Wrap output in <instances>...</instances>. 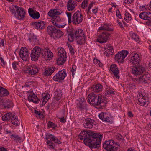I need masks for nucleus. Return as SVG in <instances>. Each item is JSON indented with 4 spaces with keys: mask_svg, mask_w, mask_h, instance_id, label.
Returning a JSON list of instances; mask_svg holds the SVG:
<instances>
[{
    "mask_svg": "<svg viewBox=\"0 0 151 151\" xmlns=\"http://www.w3.org/2000/svg\"><path fill=\"white\" fill-rule=\"evenodd\" d=\"M35 11V12L34 10L30 8L28 9V12L31 17L34 19H37L39 18L40 14L38 12Z\"/></svg>",
    "mask_w": 151,
    "mask_h": 151,
    "instance_id": "5701e85b",
    "label": "nucleus"
},
{
    "mask_svg": "<svg viewBox=\"0 0 151 151\" xmlns=\"http://www.w3.org/2000/svg\"><path fill=\"white\" fill-rule=\"evenodd\" d=\"M77 2L73 0H69L67 2V9L69 11L73 10L77 5Z\"/></svg>",
    "mask_w": 151,
    "mask_h": 151,
    "instance_id": "dca6fc26",
    "label": "nucleus"
},
{
    "mask_svg": "<svg viewBox=\"0 0 151 151\" xmlns=\"http://www.w3.org/2000/svg\"><path fill=\"white\" fill-rule=\"evenodd\" d=\"M140 18L144 20H148L146 22V24L151 26V12H144L140 13L139 15Z\"/></svg>",
    "mask_w": 151,
    "mask_h": 151,
    "instance_id": "6e6552de",
    "label": "nucleus"
},
{
    "mask_svg": "<svg viewBox=\"0 0 151 151\" xmlns=\"http://www.w3.org/2000/svg\"><path fill=\"white\" fill-rule=\"evenodd\" d=\"M78 137L81 140L83 139L85 145L88 146L92 150L94 151V149L100 147L103 135H99L93 131L86 130L82 131Z\"/></svg>",
    "mask_w": 151,
    "mask_h": 151,
    "instance_id": "f257e3e1",
    "label": "nucleus"
},
{
    "mask_svg": "<svg viewBox=\"0 0 151 151\" xmlns=\"http://www.w3.org/2000/svg\"><path fill=\"white\" fill-rule=\"evenodd\" d=\"M47 32L48 35L54 39H59L64 34L60 29L52 25H49L47 27Z\"/></svg>",
    "mask_w": 151,
    "mask_h": 151,
    "instance_id": "f03ea898",
    "label": "nucleus"
},
{
    "mask_svg": "<svg viewBox=\"0 0 151 151\" xmlns=\"http://www.w3.org/2000/svg\"><path fill=\"white\" fill-rule=\"evenodd\" d=\"M84 99L82 100V99L80 101L79 103L77 104V108L78 110H81V111L84 110H87V105L86 104V101H84Z\"/></svg>",
    "mask_w": 151,
    "mask_h": 151,
    "instance_id": "6ab92c4d",
    "label": "nucleus"
},
{
    "mask_svg": "<svg viewBox=\"0 0 151 151\" xmlns=\"http://www.w3.org/2000/svg\"><path fill=\"white\" fill-rule=\"evenodd\" d=\"M60 14V12L56 9L50 10L48 13V15L51 17L54 16H59Z\"/></svg>",
    "mask_w": 151,
    "mask_h": 151,
    "instance_id": "72a5a7b5",
    "label": "nucleus"
},
{
    "mask_svg": "<svg viewBox=\"0 0 151 151\" xmlns=\"http://www.w3.org/2000/svg\"><path fill=\"white\" fill-rule=\"evenodd\" d=\"M110 26H111V25L109 24H104L103 26L100 27L99 28L98 30L99 31L100 30H103L110 32L112 31H113L114 29L110 28Z\"/></svg>",
    "mask_w": 151,
    "mask_h": 151,
    "instance_id": "cd10ccee",
    "label": "nucleus"
},
{
    "mask_svg": "<svg viewBox=\"0 0 151 151\" xmlns=\"http://www.w3.org/2000/svg\"><path fill=\"white\" fill-rule=\"evenodd\" d=\"M51 22L55 26L58 25V24L61 21V18L59 16H52Z\"/></svg>",
    "mask_w": 151,
    "mask_h": 151,
    "instance_id": "473e14b6",
    "label": "nucleus"
},
{
    "mask_svg": "<svg viewBox=\"0 0 151 151\" xmlns=\"http://www.w3.org/2000/svg\"><path fill=\"white\" fill-rule=\"evenodd\" d=\"M46 22L42 20L38 22H34L31 23V25L34 28L37 30H42L44 29L46 27Z\"/></svg>",
    "mask_w": 151,
    "mask_h": 151,
    "instance_id": "9b49d317",
    "label": "nucleus"
},
{
    "mask_svg": "<svg viewBox=\"0 0 151 151\" xmlns=\"http://www.w3.org/2000/svg\"><path fill=\"white\" fill-rule=\"evenodd\" d=\"M48 50L46 51L45 52L43 53L42 51V57L43 58H44L45 60H46V56H47L48 55Z\"/></svg>",
    "mask_w": 151,
    "mask_h": 151,
    "instance_id": "4d7b16f0",
    "label": "nucleus"
},
{
    "mask_svg": "<svg viewBox=\"0 0 151 151\" xmlns=\"http://www.w3.org/2000/svg\"><path fill=\"white\" fill-rule=\"evenodd\" d=\"M58 68L53 66L47 68L45 69V71L43 75L45 76H50L51 75L54 71L57 70Z\"/></svg>",
    "mask_w": 151,
    "mask_h": 151,
    "instance_id": "2eb2a0df",
    "label": "nucleus"
},
{
    "mask_svg": "<svg viewBox=\"0 0 151 151\" xmlns=\"http://www.w3.org/2000/svg\"><path fill=\"white\" fill-rule=\"evenodd\" d=\"M131 37L132 39L135 40L136 42L138 41L139 40V38L138 36L135 33H132Z\"/></svg>",
    "mask_w": 151,
    "mask_h": 151,
    "instance_id": "09e8293b",
    "label": "nucleus"
},
{
    "mask_svg": "<svg viewBox=\"0 0 151 151\" xmlns=\"http://www.w3.org/2000/svg\"><path fill=\"white\" fill-rule=\"evenodd\" d=\"M19 64V63L18 62L14 61L13 62L12 64V66L13 68L15 70H17V65H18Z\"/></svg>",
    "mask_w": 151,
    "mask_h": 151,
    "instance_id": "5fc2aeb1",
    "label": "nucleus"
},
{
    "mask_svg": "<svg viewBox=\"0 0 151 151\" xmlns=\"http://www.w3.org/2000/svg\"><path fill=\"white\" fill-rule=\"evenodd\" d=\"M8 148H5L3 147H0V151H8Z\"/></svg>",
    "mask_w": 151,
    "mask_h": 151,
    "instance_id": "774afa93",
    "label": "nucleus"
},
{
    "mask_svg": "<svg viewBox=\"0 0 151 151\" xmlns=\"http://www.w3.org/2000/svg\"><path fill=\"white\" fill-rule=\"evenodd\" d=\"M140 61V56L139 55L134 53L132 55L130 61L133 65L138 64Z\"/></svg>",
    "mask_w": 151,
    "mask_h": 151,
    "instance_id": "4468645a",
    "label": "nucleus"
},
{
    "mask_svg": "<svg viewBox=\"0 0 151 151\" xmlns=\"http://www.w3.org/2000/svg\"><path fill=\"white\" fill-rule=\"evenodd\" d=\"M33 91H31L30 92V94L28 96V100L29 101H32L35 104L38 103L39 102L40 100L36 96L34 93H33Z\"/></svg>",
    "mask_w": 151,
    "mask_h": 151,
    "instance_id": "4be33fe9",
    "label": "nucleus"
},
{
    "mask_svg": "<svg viewBox=\"0 0 151 151\" xmlns=\"http://www.w3.org/2000/svg\"><path fill=\"white\" fill-rule=\"evenodd\" d=\"M150 79V74L146 73L142 76H140L139 79L140 83H142L145 84L148 83Z\"/></svg>",
    "mask_w": 151,
    "mask_h": 151,
    "instance_id": "f3484780",
    "label": "nucleus"
},
{
    "mask_svg": "<svg viewBox=\"0 0 151 151\" xmlns=\"http://www.w3.org/2000/svg\"><path fill=\"white\" fill-rule=\"evenodd\" d=\"M6 44V41L5 42V40L2 39L0 40V47H4L5 45Z\"/></svg>",
    "mask_w": 151,
    "mask_h": 151,
    "instance_id": "13d9d810",
    "label": "nucleus"
},
{
    "mask_svg": "<svg viewBox=\"0 0 151 151\" xmlns=\"http://www.w3.org/2000/svg\"><path fill=\"white\" fill-rule=\"evenodd\" d=\"M66 14L68 18V23H71L72 21L71 19L72 14L70 12H67Z\"/></svg>",
    "mask_w": 151,
    "mask_h": 151,
    "instance_id": "8fccbe9b",
    "label": "nucleus"
},
{
    "mask_svg": "<svg viewBox=\"0 0 151 151\" xmlns=\"http://www.w3.org/2000/svg\"><path fill=\"white\" fill-rule=\"evenodd\" d=\"M20 57L22 60L24 61H26L29 60V54H24L22 53L19 55Z\"/></svg>",
    "mask_w": 151,
    "mask_h": 151,
    "instance_id": "ea45409f",
    "label": "nucleus"
},
{
    "mask_svg": "<svg viewBox=\"0 0 151 151\" xmlns=\"http://www.w3.org/2000/svg\"><path fill=\"white\" fill-rule=\"evenodd\" d=\"M122 135L120 134H118L116 136V139L119 140H123L122 139Z\"/></svg>",
    "mask_w": 151,
    "mask_h": 151,
    "instance_id": "0e129e2a",
    "label": "nucleus"
},
{
    "mask_svg": "<svg viewBox=\"0 0 151 151\" xmlns=\"http://www.w3.org/2000/svg\"><path fill=\"white\" fill-rule=\"evenodd\" d=\"M55 136L52 134L47 133L45 136V139L47 140L46 142V145H48L51 143V142H52L53 140L55 139Z\"/></svg>",
    "mask_w": 151,
    "mask_h": 151,
    "instance_id": "c85d7f7f",
    "label": "nucleus"
},
{
    "mask_svg": "<svg viewBox=\"0 0 151 151\" xmlns=\"http://www.w3.org/2000/svg\"><path fill=\"white\" fill-rule=\"evenodd\" d=\"M62 95V92L61 91L55 92L54 97L56 100L58 101L61 99Z\"/></svg>",
    "mask_w": 151,
    "mask_h": 151,
    "instance_id": "c03bdc74",
    "label": "nucleus"
},
{
    "mask_svg": "<svg viewBox=\"0 0 151 151\" xmlns=\"http://www.w3.org/2000/svg\"><path fill=\"white\" fill-rule=\"evenodd\" d=\"M76 39L77 43L80 45H82L83 44L85 43L86 42L85 35L81 36L78 38H76Z\"/></svg>",
    "mask_w": 151,
    "mask_h": 151,
    "instance_id": "4c0bfd02",
    "label": "nucleus"
},
{
    "mask_svg": "<svg viewBox=\"0 0 151 151\" xmlns=\"http://www.w3.org/2000/svg\"><path fill=\"white\" fill-rule=\"evenodd\" d=\"M15 114H12L11 113L9 112L6 114L2 117V119L3 121H8L12 119V118H13L15 116Z\"/></svg>",
    "mask_w": 151,
    "mask_h": 151,
    "instance_id": "c756f323",
    "label": "nucleus"
},
{
    "mask_svg": "<svg viewBox=\"0 0 151 151\" xmlns=\"http://www.w3.org/2000/svg\"><path fill=\"white\" fill-rule=\"evenodd\" d=\"M114 59L119 64L123 63V50L118 52L115 55Z\"/></svg>",
    "mask_w": 151,
    "mask_h": 151,
    "instance_id": "b1692460",
    "label": "nucleus"
},
{
    "mask_svg": "<svg viewBox=\"0 0 151 151\" xmlns=\"http://www.w3.org/2000/svg\"><path fill=\"white\" fill-rule=\"evenodd\" d=\"M110 71H112L115 77L119 79V76H118L119 70L116 64H113L111 65L110 69H109Z\"/></svg>",
    "mask_w": 151,
    "mask_h": 151,
    "instance_id": "412c9836",
    "label": "nucleus"
},
{
    "mask_svg": "<svg viewBox=\"0 0 151 151\" xmlns=\"http://www.w3.org/2000/svg\"><path fill=\"white\" fill-rule=\"evenodd\" d=\"M22 53L24 54H29L27 49L26 47L24 48L23 47H22L19 52V55L21 54Z\"/></svg>",
    "mask_w": 151,
    "mask_h": 151,
    "instance_id": "49530a36",
    "label": "nucleus"
},
{
    "mask_svg": "<svg viewBox=\"0 0 151 151\" xmlns=\"http://www.w3.org/2000/svg\"><path fill=\"white\" fill-rule=\"evenodd\" d=\"M58 52L59 57L62 56V57H67V55L65 50L63 48L59 47L58 49Z\"/></svg>",
    "mask_w": 151,
    "mask_h": 151,
    "instance_id": "f704fd0d",
    "label": "nucleus"
},
{
    "mask_svg": "<svg viewBox=\"0 0 151 151\" xmlns=\"http://www.w3.org/2000/svg\"><path fill=\"white\" fill-rule=\"evenodd\" d=\"M119 147V144L112 139L105 141L103 145V148L107 151H117Z\"/></svg>",
    "mask_w": 151,
    "mask_h": 151,
    "instance_id": "20e7f679",
    "label": "nucleus"
},
{
    "mask_svg": "<svg viewBox=\"0 0 151 151\" xmlns=\"http://www.w3.org/2000/svg\"><path fill=\"white\" fill-rule=\"evenodd\" d=\"M1 101L3 103V104L4 107L5 108H9L12 107L14 106L13 103L12 101H11L8 99L4 101L3 99H1Z\"/></svg>",
    "mask_w": 151,
    "mask_h": 151,
    "instance_id": "a878e982",
    "label": "nucleus"
},
{
    "mask_svg": "<svg viewBox=\"0 0 151 151\" xmlns=\"http://www.w3.org/2000/svg\"><path fill=\"white\" fill-rule=\"evenodd\" d=\"M137 103L140 106H146L149 104V100H146L141 98H139L137 102Z\"/></svg>",
    "mask_w": 151,
    "mask_h": 151,
    "instance_id": "2f4dec72",
    "label": "nucleus"
},
{
    "mask_svg": "<svg viewBox=\"0 0 151 151\" xmlns=\"http://www.w3.org/2000/svg\"><path fill=\"white\" fill-rule=\"evenodd\" d=\"M76 14H73L72 16V22L74 25L79 24L82 22L83 20V16L81 17Z\"/></svg>",
    "mask_w": 151,
    "mask_h": 151,
    "instance_id": "a211bd4d",
    "label": "nucleus"
},
{
    "mask_svg": "<svg viewBox=\"0 0 151 151\" xmlns=\"http://www.w3.org/2000/svg\"><path fill=\"white\" fill-rule=\"evenodd\" d=\"M74 33L76 39L80 37L81 36L85 35L83 30L81 29L75 30Z\"/></svg>",
    "mask_w": 151,
    "mask_h": 151,
    "instance_id": "e433bc0d",
    "label": "nucleus"
},
{
    "mask_svg": "<svg viewBox=\"0 0 151 151\" xmlns=\"http://www.w3.org/2000/svg\"><path fill=\"white\" fill-rule=\"evenodd\" d=\"M28 40L30 42L32 41L34 42H37L38 41L37 38V36L34 34H30L29 36Z\"/></svg>",
    "mask_w": 151,
    "mask_h": 151,
    "instance_id": "58836bf2",
    "label": "nucleus"
},
{
    "mask_svg": "<svg viewBox=\"0 0 151 151\" xmlns=\"http://www.w3.org/2000/svg\"><path fill=\"white\" fill-rule=\"evenodd\" d=\"M11 139H13L17 142H20L22 139V138L18 135H16L15 134H12L11 135Z\"/></svg>",
    "mask_w": 151,
    "mask_h": 151,
    "instance_id": "a19ab883",
    "label": "nucleus"
},
{
    "mask_svg": "<svg viewBox=\"0 0 151 151\" xmlns=\"http://www.w3.org/2000/svg\"><path fill=\"white\" fill-rule=\"evenodd\" d=\"M98 109H103L106 108V104L107 103V99L105 97L99 94L98 96Z\"/></svg>",
    "mask_w": 151,
    "mask_h": 151,
    "instance_id": "0eeeda50",
    "label": "nucleus"
},
{
    "mask_svg": "<svg viewBox=\"0 0 151 151\" xmlns=\"http://www.w3.org/2000/svg\"><path fill=\"white\" fill-rule=\"evenodd\" d=\"M145 68L141 65L133 67L132 69V73L136 76H139L145 72Z\"/></svg>",
    "mask_w": 151,
    "mask_h": 151,
    "instance_id": "f8f14e48",
    "label": "nucleus"
},
{
    "mask_svg": "<svg viewBox=\"0 0 151 151\" xmlns=\"http://www.w3.org/2000/svg\"><path fill=\"white\" fill-rule=\"evenodd\" d=\"M104 49L106 50L104 53V55L108 57H109L110 56L113 54L114 50L112 46L108 47L106 49V48H104Z\"/></svg>",
    "mask_w": 151,
    "mask_h": 151,
    "instance_id": "393cba45",
    "label": "nucleus"
},
{
    "mask_svg": "<svg viewBox=\"0 0 151 151\" xmlns=\"http://www.w3.org/2000/svg\"><path fill=\"white\" fill-rule=\"evenodd\" d=\"M94 120L91 118H86L83 121L84 127L86 128H92L94 124Z\"/></svg>",
    "mask_w": 151,
    "mask_h": 151,
    "instance_id": "ddd939ff",
    "label": "nucleus"
},
{
    "mask_svg": "<svg viewBox=\"0 0 151 151\" xmlns=\"http://www.w3.org/2000/svg\"><path fill=\"white\" fill-rule=\"evenodd\" d=\"M111 119L110 117H109L106 115L104 121H106L109 122L111 121Z\"/></svg>",
    "mask_w": 151,
    "mask_h": 151,
    "instance_id": "338daca9",
    "label": "nucleus"
},
{
    "mask_svg": "<svg viewBox=\"0 0 151 151\" xmlns=\"http://www.w3.org/2000/svg\"><path fill=\"white\" fill-rule=\"evenodd\" d=\"M43 50L39 46L35 47L31 53V60L34 61H37L40 55H42V51Z\"/></svg>",
    "mask_w": 151,
    "mask_h": 151,
    "instance_id": "39448f33",
    "label": "nucleus"
},
{
    "mask_svg": "<svg viewBox=\"0 0 151 151\" xmlns=\"http://www.w3.org/2000/svg\"><path fill=\"white\" fill-rule=\"evenodd\" d=\"M47 124V128H50L52 127L55 124L53 122H51V121H49Z\"/></svg>",
    "mask_w": 151,
    "mask_h": 151,
    "instance_id": "bf43d9fd",
    "label": "nucleus"
},
{
    "mask_svg": "<svg viewBox=\"0 0 151 151\" xmlns=\"http://www.w3.org/2000/svg\"><path fill=\"white\" fill-rule=\"evenodd\" d=\"M88 0H83V1L80 7L83 9H84L88 5Z\"/></svg>",
    "mask_w": 151,
    "mask_h": 151,
    "instance_id": "de8ad7c7",
    "label": "nucleus"
},
{
    "mask_svg": "<svg viewBox=\"0 0 151 151\" xmlns=\"http://www.w3.org/2000/svg\"><path fill=\"white\" fill-rule=\"evenodd\" d=\"M11 122L12 124L18 126L19 124V122L18 119V117L17 116H14L13 118H12Z\"/></svg>",
    "mask_w": 151,
    "mask_h": 151,
    "instance_id": "79ce46f5",
    "label": "nucleus"
},
{
    "mask_svg": "<svg viewBox=\"0 0 151 151\" xmlns=\"http://www.w3.org/2000/svg\"><path fill=\"white\" fill-rule=\"evenodd\" d=\"M103 86L100 84L92 85L89 89L92 91L93 93H98L101 91Z\"/></svg>",
    "mask_w": 151,
    "mask_h": 151,
    "instance_id": "aec40b11",
    "label": "nucleus"
},
{
    "mask_svg": "<svg viewBox=\"0 0 151 151\" xmlns=\"http://www.w3.org/2000/svg\"><path fill=\"white\" fill-rule=\"evenodd\" d=\"M124 20L126 22H127L128 23L131 19V15L129 13L126 11L124 14Z\"/></svg>",
    "mask_w": 151,
    "mask_h": 151,
    "instance_id": "37998d69",
    "label": "nucleus"
},
{
    "mask_svg": "<svg viewBox=\"0 0 151 151\" xmlns=\"http://www.w3.org/2000/svg\"><path fill=\"white\" fill-rule=\"evenodd\" d=\"M116 16L117 17H118L119 19H122V17L121 15V14L120 12L119 11V10L118 9L116 11Z\"/></svg>",
    "mask_w": 151,
    "mask_h": 151,
    "instance_id": "e2e57ef3",
    "label": "nucleus"
},
{
    "mask_svg": "<svg viewBox=\"0 0 151 151\" xmlns=\"http://www.w3.org/2000/svg\"><path fill=\"white\" fill-rule=\"evenodd\" d=\"M98 95H96L93 93H90L88 95L87 97L88 101L91 105H92L94 107L98 108Z\"/></svg>",
    "mask_w": 151,
    "mask_h": 151,
    "instance_id": "423d86ee",
    "label": "nucleus"
},
{
    "mask_svg": "<svg viewBox=\"0 0 151 151\" xmlns=\"http://www.w3.org/2000/svg\"><path fill=\"white\" fill-rule=\"evenodd\" d=\"M28 71L29 74L31 75H36L39 73L40 69L36 65H34L32 68H30Z\"/></svg>",
    "mask_w": 151,
    "mask_h": 151,
    "instance_id": "bb28decb",
    "label": "nucleus"
},
{
    "mask_svg": "<svg viewBox=\"0 0 151 151\" xmlns=\"http://www.w3.org/2000/svg\"><path fill=\"white\" fill-rule=\"evenodd\" d=\"M1 91H0V100L2 99L1 97L8 96L9 95V93L8 91L6 89L3 87H0Z\"/></svg>",
    "mask_w": 151,
    "mask_h": 151,
    "instance_id": "7c9ffc66",
    "label": "nucleus"
},
{
    "mask_svg": "<svg viewBox=\"0 0 151 151\" xmlns=\"http://www.w3.org/2000/svg\"><path fill=\"white\" fill-rule=\"evenodd\" d=\"M59 57L58 59H57L56 61V63L58 65H63L65 63V62L66 60V58L67 57Z\"/></svg>",
    "mask_w": 151,
    "mask_h": 151,
    "instance_id": "c9c22d12",
    "label": "nucleus"
},
{
    "mask_svg": "<svg viewBox=\"0 0 151 151\" xmlns=\"http://www.w3.org/2000/svg\"><path fill=\"white\" fill-rule=\"evenodd\" d=\"M106 115V114H104V113L102 112L99 115V118L101 120L103 121H104Z\"/></svg>",
    "mask_w": 151,
    "mask_h": 151,
    "instance_id": "603ef678",
    "label": "nucleus"
},
{
    "mask_svg": "<svg viewBox=\"0 0 151 151\" xmlns=\"http://www.w3.org/2000/svg\"><path fill=\"white\" fill-rule=\"evenodd\" d=\"M48 145H47L48 146V148L50 149H54L55 147V144L53 143V142H51V143H49Z\"/></svg>",
    "mask_w": 151,
    "mask_h": 151,
    "instance_id": "864d4df0",
    "label": "nucleus"
},
{
    "mask_svg": "<svg viewBox=\"0 0 151 151\" xmlns=\"http://www.w3.org/2000/svg\"><path fill=\"white\" fill-rule=\"evenodd\" d=\"M75 35L74 33H73V32L71 31L69 32L68 33V40L70 42H72L74 40V36Z\"/></svg>",
    "mask_w": 151,
    "mask_h": 151,
    "instance_id": "a18cd8bd",
    "label": "nucleus"
},
{
    "mask_svg": "<svg viewBox=\"0 0 151 151\" xmlns=\"http://www.w3.org/2000/svg\"><path fill=\"white\" fill-rule=\"evenodd\" d=\"M66 76V70L63 69L59 71L58 73L55 75L53 78L55 81L60 82L61 81L63 80Z\"/></svg>",
    "mask_w": 151,
    "mask_h": 151,
    "instance_id": "1a4fd4ad",
    "label": "nucleus"
},
{
    "mask_svg": "<svg viewBox=\"0 0 151 151\" xmlns=\"http://www.w3.org/2000/svg\"><path fill=\"white\" fill-rule=\"evenodd\" d=\"M76 70V66L75 65H73L72 70L71 72L72 73V76L73 77H74V75L75 74V73Z\"/></svg>",
    "mask_w": 151,
    "mask_h": 151,
    "instance_id": "3c124183",
    "label": "nucleus"
},
{
    "mask_svg": "<svg viewBox=\"0 0 151 151\" xmlns=\"http://www.w3.org/2000/svg\"><path fill=\"white\" fill-rule=\"evenodd\" d=\"M129 54V52L125 50H123V59Z\"/></svg>",
    "mask_w": 151,
    "mask_h": 151,
    "instance_id": "69168bd1",
    "label": "nucleus"
},
{
    "mask_svg": "<svg viewBox=\"0 0 151 151\" xmlns=\"http://www.w3.org/2000/svg\"><path fill=\"white\" fill-rule=\"evenodd\" d=\"M53 141H54V142L56 143H57L58 144H60L62 143V142L59 140L55 136V139L53 140Z\"/></svg>",
    "mask_w": 151,
    "mask_h": 151,
    "instance_id": "680f3d73",
    "label": "nucleus"
},
{
    "mask_svg": "<svg viewBox=\"0 0 151 151\" xmlns=\"http://www.w3.org/2000/svg\"><path fill=\"white\" fill-rule=\"evenodd\" d=\"M93 62L94 63L97 64L99 67H102L103 66V64L100 62V61L96 59L94 60Z\"/></svg>",
    "mask_w": 151,
    "mask_h": 151,
    "instance_id": "6e6d98bb",
    "label": "nucleus"
},
{
    "mask_svg": "<svg viewBox=\"0 0 151 151\" xmlns=\"http://www.w3.org/2000/svg\"><path fill=\"white\" fill-rule=\"evenodd\" d=\"M144 93H140V98H141L142 99L146 100H149L148 98L147 97L146 95Z\"/></svg>",
    "mask_w": 151,
    "mask_h": 151,
    "instance_id": "052dcab7",
    "label": "nucleus"
},
{
    "mask_svg": "<svg viewBox=\"0 0 151 151\" xmlns=\"http://www.w3.org/2000/svg\"><path fill=\"white\" fill-rule=\"evenodd\" d=\"M110 34L107 32H103L98 37L97 41L100 43H103L106 42L109 39Z\"/></svg>",
    "mask_w": 151,
    "mask_h": 151,
    "instance_id": "9d476101",
    "label": "nucleus"
},
{
    "mask_svg": "<svg viewBox=\"0 0 151 151\" xmlns=\"http://www.w3.org/2000/svg\"><path fill=\"white\" fill-rule=\"evenodd\" d=\"M11 13L14 14L17 19L20 20H23L25 17L26 12L22 7H19L15 5L13 9L10 8Z\"/></svg>",
    "mask_w": 151,
    "mask_h": 151,
    "instance_id": "7ed1b4c3",
    "label": "nucleus"
}]
</instances>
